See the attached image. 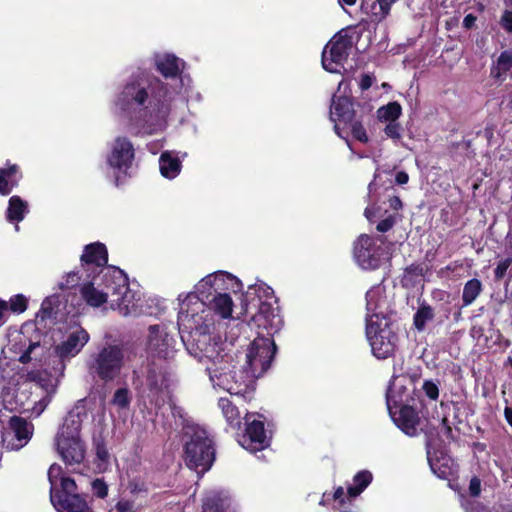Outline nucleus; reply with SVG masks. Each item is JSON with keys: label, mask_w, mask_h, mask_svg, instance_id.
Returning <instances> with one entry per match:
<instances>
[{"label": "nucleus", "mask_w": 512, "mask_h": 512, "mask_svg": "<svg viewBox=\"0 0 512 512\" xmlns=\"http://www.w3.org/2000/svg\"><path fill=\"white\" fill-rule=\"evenodd\" d=\"M355 106L361 107L359 103H355L353 99L347 96L334 95L332 97L330 119L335 123L334 130L338 136L343 137L337 122L348 125L355 119L359 118L360 113L355 109Z\"/></svg>", "instance_id": "b1692460"}, {"label": "nucleus", "mask_w": 512, "mask_h": 512, "mask_svg": "<svg viewBox=\"0 0 512 512\" xmlns=\"http://www.w3.org/2000/svg\"><path fill=\"white\" fill-rule=\"evenodd\" d=\"M387 408L394 423L407 435L414 436L417 434L419 425V416L415 409L408 404V396L399 399L394 394V388L387 391L386 394Z\"/></svg>", "instance_id": "4468645a"}, {"label": "nucleus", "mask_w": 512, "mask_h": 512, "mask_svg": "<svg viewBox=\"0 0 512 512\" xmlns=\"http://www.w3.org/2000/svg\"><path fill=\"white\" fill-rule=\"evenodd\" d=\"M215 357H204L209 363L206 366L210 382L214 389L226 391L230 394L244 395L252 391L249 382L240 373L238 364H233V358L226 352L225 343L217 346Z\"/></svg>", "instance_id": "423d86ee"}, {"label": "nucleus", "mask_w": 512, "mask_h": 512, "mask_svg": "<svg viewBox=\"0 0 512 512\" xmlns=\"http://www.w3.org/2000/svg\"><path fill=\"white\" fill-rule=\"evenodd\" d=\"M385 135L393 140H399L401 138L402 127L396 121L388 122L384 129Z\"/></svg>", "instance_id": "a18cd8bd"}, {"label": "nucleus", "mask_w": 512, "mask_h": 512, "mask_svg": "<svg viewBox=\"0 0 512 512\" xmlns=\"http://www.w3.org/2000/svg\"><path fill=\"white\" fill-rule=\"evenodd\" d=\"M477 17L473 14H467L463 19V27L466 29H472L475 26Z\"/></svg>", "instance_id": "bf43d9fd"}, {"label": "nucleus", "mask_w": 512, "mask_h": 512, "mask_svg": "<svg viewBox=\"0 0 512 512\" xmlns=\"http://www.w3.org/2000/svg\"><path fill=\"white\" fill-rule=\"evenodd\" d=\"M373 80H374V78L370 74H362L360 82H359L360 89L362 91L368 90L372 86Z\"/></svg>", "instance_id": "4d7b16f0"}, {"label": "nucleus", "mask_w": 512, "mask_h": 512, "mask_svg": "<svg viewBox=\"0 0 512 512\" xmlns=\"http://www.w3.org/2000/svg\"><path fill=\"white\" fill-rule=\"evenodd\" d=\"M80 279H81V276H78V273L70 272L67 275L65 283H63V282L60 283V287L62 289L72 288L79 283Z\"/></svg>", "instance_id": "864d4df0"}, {"label": "nucleus", "mask_w": 512, "mask_h": 512, "mask_svg": "<svg viewBox=\"0 0 512 512\" xmlns=\"http://www.w3.org/2000/svg\"><path fill=\"white\" fill-rule=\"evenodd\" d=\"M504 413L507 422L512 426V408L507 407Z\"/></svg>", "instance_id": "338daca9"}, {"label": "nucleus", "mask_w": 512, "mask_h": 512, "mask_svg": "<svg viewBox=\"0 0 512 512\" xmlns=\"http://www.w3.org/2000/svg\"><path fill=\"white\" fill-rule=\"evenodd\" d=\"M227 507V498L216 491L207 494L203 502V512H222Z\"/></svg>", "instance_id": "72a5a7b5"}, {"label": "nucleus", "mask_w": 512, "mask_h": 512, "mask_svg": "<svg viewBox=\"0 0 512 512\" xmlns=\"http://www.w3.org/2000/svg\"><path fill=\"white\" fill-rule=\"evenodd\" d=\"M177 324L181 339L188 353L203 362L204 357H215L217 346L223 344L215 337L217 315L212 306L198 299L195 294L181 293L178 295Z\"/></svg>", "instance_id": "f257e3e1"}, {"label": "nucleus", "mask_w": 512, "mask_h": 512, "mask_svg": "<svg viewBox=\"0 0 512 512\" xmlns=\"http://www.w3.org/2000/svg\"><path fill=\"white\" fill-rule=\"evenodd\" d=\"M157 70L165 78H175L180 73L179 59L174 55H166L157 62Z\"/></svg>", "instance_id": "473e14b6"}, {"label": "nucleus", "mask_w": 512, "mask_h": 512, "mask_svg": "<svg viewBox=\"0 0 512 512\" xmlns=\"http://www.w3.org/2000/svg\"><path fill=\"white\" fill-rule=\"evenodd\" d=\"M140 302V292L130 287L128 277L124 273V284L112 295L110 309L118 311L122 316H136L141 313Z\"/></svg>", "instance_id": "aec40b11"}, {"label": "nucleus", "mask_w": 512, "mask_h": 512, "mask_svg": "<svg viewBox=\"0 0 512 512\" xmlns=\"http://www.w3.org/2000/svg\"><path fill=\"white\" fill-rule=\"evenodd\" d=\"M114 510L115 512H137L134 507V503L126 499L119 500L116 503Z\"/></svg>", "instance_id": "3c124183"}, {"label": "nucleus", "mask_w": 512, "mask_h": 512, "mask_svg": "<svg viewBox=\"0 0 512 512\" xmlns=\"http://www.w3.org/2000/svg\"><path fill=\"white\" fill-rule=\"evenodd\" d=\"M423 390L431 400H436L439 396L438 386L433 381H425L423 383Z\"/></svg>", "instance_id": "8fccbe9b"}, {"label": "nucleus", "mask_w": 512, "mask_h": 512, "mask_svg": "<svg viewBox=\"0 0 512 512\" xmlns=\"http://www.w3.org/2000/svg\"><path fill=\"white\" fill-rule=\"evenodd\" d=\"M8 303L7 301L0 299V324L5 321L7 312H8Z\"/></svg>", "instance_id": "680f3d73"}, {"label": "nucleus", "mask_w": 512, "mask_h": 512, "mask_svg": "<svg viewBox=\"0 0 512 512\" xmlns=\"http://www.w3.org/2000/svg\"><path fill=\"white\" fill-rule=\"evenodd\" d=\"M333 498L335 501H339L340 504H343L344 503V489L343 487H338L334 494H333Z\"/></svg>", "instance_id": "0e129e2a"}, {"label": "nucleus", "mask_w": 512, "mask_h": 512, "mask_svg": "<svg viewBox=\"0 0 512 512\" xmlns=\"http://www.w3.org/2000/svg\"><path fill=\"white\" fill-rule=\"evenodd\" d=\"M388 205L393 213H388L387 209L381 207L370 206L365 209V216L371 223L378 224H396L400 220L398 211L402 208V201L398 196H392L388 199Z\"/></svg>", "instance_id": "a878e982"}, {"label": "nucleus", "mask_w": 512, "mask_h": 512, "mask_svg": "<svg viewBox=\"0 0 512 512\" xmlns=\"http://www.w3.org/2000/svg\"><path fill=\"white\" fill-rule=\"evenodd\" d=\"M366 325L374 322L392 321L391 298L382 284L371 287L365 295Z\"/></svg>", "instance_id": "dca6fc26"}, {"label": "nucleus", "mask_w": 512, "mask_h": 512, "mask_svg": "<svg viewBox=\"0 0 512 512\" xmlns=\"http://www.w3.org/2000/svg\"><path fill=\"white\" fill-rule=\"evenodd\" d=\"M159 167L161 175L167 179H174L181 172L182 164L178 156L165 151L160 155Z\"/></svg>", "instance_id": "c85d7f7f"}, {"label": "nucleus", "mask_w": 512, "mask_h": 512, "mask_svg": "<svg viewBox=\"0 0 512 512\" xmlns=\"http://www.w3.org/2000/svg\"><path fill=\"white\" fill-rule=\"evenodd\" d=\"M124 284V272L117 267L102 268L97 274L86 277L80 284V295L90 307L110 308L115 291Z\"/></svg>", "instance_id": "6e6552de"}, {"label": "nucleus", "mask_w": 512, "mask_h": 512, "mask_svg": "<svg viewBox=\"0 0 512 512\" xmlns=\"http://www.w3.org/2000/svg\"><path fill=\"white\" fill-rule=\"evenodd\" d=\"M171 410L174 417H179L184 421V410L182 407L172 404Z\"/></svg>", "instance_id": "e2e57ef3"}, {"label": "nucleus", "mask_w": 512, "mask_h": 512, "mask_svg": "<svg viewBox=\"0 0 512 512\" xmlns=\"http://www.w3.org/2000/svg\"><path fill=\"white\" fill-rule=\"evenodd\" d=\"M123 365V349L117 345H108L97 354L91 368L102 380L111 381L120 375Z\"/></svg>", "instance_id": "f3484780"}, {"label": "nucleus", "mask_w": 512, "mask_h": 512, "mask_svg": "<svg viewBox=\"0 0 512 512\" xmlns=\"http://www.w3.org/2000/svg\"><path fill=\"white\" fill-rule=\"evenodd\" d=\"M108 254L105 245L92 243L85 247L81 256V266L86 277L97 274L102 268L108 267Z\"/></svg>", "instance_id": "393cba45"}, {"label": "nucleus", "mask_w": 512, "mask_h": 512, "mask_svg": "<svg viewBox=\"0 0 512 512\" xmlns=\"http://www.w3.org/2000/svg\"><path fill=\"white\" fill-rule=\"evenodd\" d=\"M89 339L88 332L82 327L72 328L67 332L63 340L55 345L54 353L64 365L66 361L71 360L81 352Z\"/></svg>", "instance_id": "4be33fe9"}, {"label": "nucleus", "mask_w": 512, "mask_h": 512, "mask_svg": "<svg viewBox=\"0 0 512 512\" xmlns=\"http://www.w3.org/2000/svg\"><path fill=\"white\" fill-rule=\"evenodd\" d=\"M58 382V379L45 380L40 378L35 384L37 388H41L45 392V395L33 407V413L36 416H39L50 403L53 394L56 392Z\"/></svg>", "instance_id": "c756f323"}, {"label": "nucleus", "mask_w": 512, "mask_h": 512, "mask_svg": "<svg viewBox=\"0 0 512 512\" xmlns=\"http://www.w3.org/2000/svg\"><path fill=\"white\" fill-rule=\"evenodd\" d=\"M392 226H377L379 234L361 235L354 244L353 255L357 265L363 270H376L388 262L398 249L399 240L392 239Z\"/></svg>", "instance_id": "39448f33"}, {"label": "nucleus", "mask_w": 512, "mask_h": 512, "mask_svg": "<svg viewBox=\"0 0 512 512\" xmlns=\"http://www.w3.org/2000/svg\"><path fill=\"white\" fill-rule=\"evenodd\" d=\"M38 337V334L35 338H29L24 333H18L10 344V350L15 354L14 358L23 364L40 361L46 347L40 343Z\"/></svg>", "instance_id": "412c9836"}, {"label": "nucleus", "mask_w": 512, "mask_h": 512, "mask_svg": "<svg viewBox=\"0 0 512 512\" xmlns=\"http://www.w3.org/2000/svg\"><path fill=\"white\" fill-rule=\"evenodd\" d=\"M434 317L433 309L428 305H421L414 315V325L417 330L422 331L427 322Z\"/></svg>", "instance_id": "a19ab883"}, {"label": "nucleus", "mask_w": 512, "mask_h": 512, "mask_svg": "<svg viewBox=\"0 0 512 512\" xmlns=\"http://www.w3.org/2000/svg\"><path fill=\"white\" fill-rule=\"evenodd\" d=\"M167 85L159 80L145 85L143 81L127 82L115 101L125 113L144 108L146 113L157 119L165 118L170 112Z\"/></svg>", "instance_id": "f03ea898"}, {"label": "nucleus", "mask_w": 512, "mask_h": 512, "mask_svg": "<svg viewBox=\"0 0 512 512\" xmlns=\"http://www.w3.org/2000/svg\"><path fill=\"white\" fill-rule=\"evenodd\" d=\"M373 479L372 473L368 470L358 472L353 477V484L348 487V496L355 498L359 496L371 483Z\"/></svg>", "instance_id": "2f4dec72"}, {"label": "nucleus", "mask_w": 512, "mask_h": 512, "mask_svg": "<svg viewBox=\"0 0 512 512\" xmlns=\"http://www.w3.org/2000/svg\"><path fill=\"white\" fill-rule=\"evenodd\" d=\"M28 204L20 196L14 195L9 199L6 218L10 222L19 223L28 213Z\"/></svg>", "instance_id": "7c9ffc66"}, {"label": "nucleus", "mask_w": 512, "mask_h": 512, "mask_svg": "<svg viewBox=\"0 0 512 512\" xmlns=\"http://www.w3.org/2000/svg\"><path fill=\"white\" fill-rule=\"evenodd\" d=\"M469 492L471 496L477 497L481 492V482L477 477H474L470 481Z\"/></svg>", "instance_id": "6e6d98bb"}, {"label": "nucleus", "mask_w": 512, "mask_h": 512, "mask_svg": "<svg viewBox=\"0 0 512 512\" xmlns=\"http://www.w3.org/2000/svg\"><path fill=\"white\" fill-rule=\"evenodd\" d=\"M175 346L176 339L169 333L165 325H151L148 328L146 354L153 366L147 368L145 381L142 383L154 394H157L165 386L166 378L162 362L174 357Z\"/></svg>", "instance_id": "20e7f679"}, {"label": "nucleus", "mask_w": 512, "mask_h": 512, "mask_svg": "<svg viewBox=\"0 0 512 512\" xmlns=\"http://www.w3.org/2000/svg\"><path fill=\"white\" fill-rule=\"evenodd\" d=\"M276 346L272 338L257 336L248 347L237 354V364L240 373H244V379L254 389L258 378L270 368Z\"/></svg>", "instance_id": "1a4fd4ad"}, {"label": "nucleus", "mask_w": 512, "mask_h": 512, "mask_svg": "<svg viewBox=\"0 0 512 512\" xmlns=\"http://www.w3.org/2000/svg\"><path fill=\"white\" fill-rule=\"evenodd\" d=\"M393 388H394V394L396 395L397 399H399L400 396H402L403 398H406V395H407L408 402L410 401L411 396H410L408 389L404 385L398 383L397 378H395L394 381L390 384L388 391Z\"/></svg>", "instance_id": "de8ad7c7"}, {"label": "nucleus", "mask_w": 512, "mask_h": 512, "mask_svg": "<svg viewBox=\"0 0 512 512\" xmlns=\"http://www.w3.org/2000/svg\"><path fill=\"white\" fill-rule=\"evenodd\" d=\"M61 478H67L62 474V468L58 464H52L48 470V479L51 485L50 494L59 492L61 489Z\"/></svg>", "instance_id": "79ce46f5"}, {"label": "nucleus", "mask_w": 512, "mask_h": 512, "mask_svg": "<svg viewBox=\"0 0 512 512\" xmlns=\"http://www.w3.org/2000/svg\"><path fill=\"white\" fill-rule=\"evenodd\" d=\"M364 122V114L363 112L360 113L359 118L355 119L351 123H349L347 126L351 129V134L354 139L357 141L366 144L369 141V137L367 134V131L363 125Z\"/></svg>", "instance_id": "58836bf2"}, {"label": "nucleus", "mask_w": 512, "mask_h": 512, "mask_svg": "<svg viewBox=\"0 0 512 512\" xmlns=\"http://www.w3.org/2000/svg\"><path fill=\"white\" fill-rule=\"evenodd\" d=\"M59 303L60 301L57 295L46 297L41 304L37 318H41V320L51 318L54 315L55 309L58 307Z\"/></svg>", "instance_id": "ea45409f"}, {"label": "nucleus", "mask_w": 512, "mask_h": 512, "mask_svg": "<svg viewBox=\"0 0 512 512\" xmlns=\"http://www.w3.org/2000/svg\"><path fill=\"white\" fill-rule=\"evenodd\" d=\"M86 416L84 406H75L68 412L56 435V449L66 465L80 464L85 458L86 449L80 432Z\"/></svg>", "instance_id": "0eeeda50"}, {"label": "nucleus", "mask_w": 512, "mask_h": 512, "mask_svg": "<svg viewBox=\"0 0 512 512\" xmlns=\"http://www.w3.org/2000/svg\"><path fill=\"white\" fill-rule=\"evenodd\" d=\"M242 287V282L236 276L220 270L203 277L194 285L193 291L187 294H195L198 299L207 300L219 318L228 319L233 311L229 292L236 293Z\"/></svg>", "instance_id": "7ed1b4c3"}, {"label": "nucleus", "mask_w": 512, "mask_h": 512, "mask_svg": "<svg viewBox=\"0 0 512 512\" xmlns=\"http://www.w3.org/2000/svg\"><path fill=\"white\" fill-rule=\"evenodd\" d=\"M501 27L508 33H512V11L505 10L500 19Z\"/></svg>", "instance_id": "603ef678"}, {"label": "nucleus", "mask_w": 512, "mask_h": 512, "mask_svg": "<svg viewBox=\"0 0 512 512\" xmlns=\"http://www.w3.org/2000/svg\"><path fill=\"white\" fill-rule=\"evenodd\" d=\"M427 454L430 468L437 477L447 480L454 477L457 472V464L453 459L446 455L433 458L429 450Z\"/></svg>", "instance_id": "cd10ccee"}, {"label": "nucleus", "mask_w": 512, "mask_h": 512, "mask_svg": "<svg viewBox=\"0 0 512 512\" xmlns=\"http://www.w3.org/2000/svg\"><path fill=\"white\" fill-rule=\"evenodd\" d=\"M366 337L373 355L378 359H386L394 354L398 336L393 321L372 322L366 325Z\"/></svg>", "instance_id": "f8f14e48"}, {"label": "nucleus", "mask_w": 512, "mask_h": 512, "mask_svg": "<svg viewBox=\"0 0 512 512\" xmlns=\"http://www.w3.org/2000/svg\"><path fill=\"white\" fill-rule=\"evenodd\" d=\"M409 181V175L405 171H398L395 176V182L398 185H404Z\"/></svg>", "instance_id": "052dcab7"}, {"label": "nucleus", "mask_w": 512, "mask_h": 512, "mask_svg": "<svg viewBox=\"0 0 512 512\" xmlns=\"http://www.w3.org/2000/svg\"><path fill=\"white\" fill-rule=\"evenodd\" d=\"M134 159L135 149L129 138L125 136L116 137L107 156V164L119 172L126 173L132 167Z\"/></svg>", "instance_id": "5701e85b"}, {"label": "nucleus", "mask_w": 512, "mask_h": 512, "mask_svg": "<svg viewBox=\"0 0 512 512\" xmlns=\"http://www.w3.org/2000/svg\"><path fill=\"white\" fill-rule=\"evenodd\" d=\"M397 0H377L380 10L382 14L387 15L390 12L391 6L396 2Z\"/></svg>", "instance_id": "13d9d810"}, {"label": "nucleus", "mask_w": 512, "mask_h": 512, "mask_svg": "<svg viewBox=\"0 0 512 512\" xmlns=\"http://www.w3.org/2000/svg\"><path fill=\"white\" fill-rule=\"evenodd\" d=\"M466 512H488L484 507L479 504H472L470 507H465Z\"/></svg>", "instance_id": "69168bd1"}, {"label": "nucleus", "mask_w": 512, "mask_h": 512, "mask_svg": "<svg viewBox=\"0 0 512 512\" xmlns=\"http://www.w3.org/2000/svg\"><path fill=\"white\" fill-rule=\"evenodd\" d=\"M50 500L57 512H92L85 498L77 493L72 478H61V489L51 493Z\"/></svg>", "instance_id": "2eb2a0df"}, {"label": "nucleus", "mask_w": 512, "mask_h": 512, "mask_svg": "<svg viewBox=\"0 0 512 512\" xmlns=\"http://www.w3.org/2000/svg\"><path fill=\"white\" fill-rule=\"evenodd\" d=\"M219 407L222 410V413L226 419V421L232 427H239L240 425V412L235 405L227 398H220Z\"/></svg>", "instance_id": "f704fd0d"}, {"label": "nucleus", "mask_w": 512, "mask_h": 512, "mask_svg": "<svg viewBox=\"0 0 512 512\" xmlns=\"http://www.w3.org/2000/svg\"><path fill=\"white\" fill-rule=\"evenodd\" d=\"M34 427L26 419L13 416L10 418L7 428L2 433V444L7 450L17 451L28 444Z\"/></svg>", "instance_id": "6ab92c4d"}, {"label": "nucleus", "mask_w": 512, "mask_h": 512, "mask_svg": "<svg viewBox=\"0 0 512 512\" xmlns=\"http://www.w3.org/2000/svg\"><path fill=\"white\" fill-rule=\"evenodd\" d=\"M131 402L130 392L127 388H119L115 391L111 404L117 409H127Z\"/></svg>", "instance_id": "37998d69"}, {"label": "nucleus", "mask_w": 512, "mask_h": 512, "mask_svg": "<svg viewBox=\"0 0 512 512\" xmlns=\"http://www.w3.org/2000/svg\"><path fill=\"white\" fill-rule=\"evenodd\" d=\"M96 456L103 463H106L108 461V459H109V452H108L106 446L103 443H97V445H96Z\"/></svg>", "instance_id": "5fc2aeb1"}, {"label": "nucleus", "mask_w": 512, "mask_h": 512, "mask_svg": "<svg viewBox=\"0 0 512 512\" xmlns=\"http://www.w3.org/2000/svg\"><path fill=\"white\" fill-rule=\"evenodd\" d=\"M401 113L402 107L396 101L389 102L387 105L380 107L377 111L379 120L387 122L396 121Z\"/></svg>", "instance_id": "c9c22d12"}, {"label": "nucleus", "mask_w": 512, "mask_h": 512, "mask_svg": "<svg viewBox=\"0 0 512 512\" xmlns=\"http://www.w3.org/2000/svg\"><path fill=\"white\" fill-rule=\"evenodd\" d=\"M482 290L481 282L478 279L469 280L463 289L462 300L465 306L473 303Z\"/></svg>", "instance_id": "4c0bfd02"}, {"label": "nucleus", "mask_w": 512, "mask_h": 512, "mask_svg": "<svg viewBox=\"0 0 512 512\" xmlns=\"http://www.w3.org/2000/svg\"><path fill=\"white\" fill-rule=\"evenodd\" d=\"M245 432L239 437V444L251 453L262 451L270 444V436L265 430L262 420L256 418L255 414L245 415Z\"/></svg>", "instance_id": "a211bd4d"}, {"label": "nucleus", "mask_w": 512, "mask_h": 512, "mask_svg": "<svg viewBox=\"0 0 512 512\" xmlns=\"http://www.w3.org/2000/svg\"><path fill=\"white\" fill-rule=\"evenodd\" d=\"M185 437L186 465L197 474H204L211 468L215 458L212 440L203 428L195 425H187Z\"/></svg>", "instance_id": "9b49d317"}, {"label": "nucleus", "mask_w": 512, "mask_h": 512, "mask_svg": "<svg viewBox=\"0 0 512 512\" xmlns=\"http://www.w3.org/2000/svg\"><path fill=\"white\" fill-rule=\"evenodd\" d=\"M357 0H338V3L344 7V6H353L356 4Z\"/></svg>", "instance_id": "774afa93"}, {"label": "nucleus", "mask_w": 512, "mask_h": 512, "mask_svg": "<svg viewBox=\"0 0 512 512\" xmlns=\"http://www.w3.org/2000/svg\"><path fill=\"white\" fill-rule=\"evenodd\" d=\"M7 303L9 311L15 314H21L27 309L28 299L23 294H16L12 296Z\"/></svg>", "instance_id": "c03bdc74"}, {"label": "nucleus", "mask_w": 512, "mask_h": 512, "mask_svg": "<svg viewBox=\"0 0 512 512\" xmlns=\"http://www.w3.org/2000/svg\"><path fill=\"white\" fill-rule=\"evenodd\" d=\"M511 67L512 55L509 52L504 51L498 57L496 66L491 68V75L494 78L500 79L510 70Z\"/></svg>", "instance_id": "e433bc0d"}, {"label": "nucleus", "mask_w": 512, "mask_h": 512, "mask_svg": "<svg viewBox=\"0 0 512 512\" xmlns=\"http://www.w3.org/2000/svg\"><path fill=\"white\" fill-rule=\"evenodd\" d=\"M348 29L336 33L323 49L322 66L330 73H338L350 55L354 41Z\"/></svg>", "instance_id": "ddd939ff"}, {"label": "nucleus", "mask_w": 512, "mask_h": 512, "mask_svg": "<svg viewBox=\"0 0 512 512\" xmlns=\"http://www.w3.org/2000/svg\"><path fill=\"white\" fill-rule=\"evenodd\" d=\"M92 491L94 495L99 498H105L108 494V486L101 479H96L92 482Z\"/></svg>", "instance_id": "49530a36"}, {"label": "nucleus", "mask_w": 512, "mask_h": 512, "mask_svg": "<svg viewBox=\"0 0 512 512\" xmlns=\"http://www.w3.org/2000/svg\"><path fill=\"white\" fill-rule=\"evenodd\" d=\"M512 260L510 258L501 260L495 268V278L501 280L507 274V270L511 265Z\"/></svg>", "instance_id": "09e8293b"}, {"label": "nucleus", "mask_w": 512, "mask_h": 512, "mask_svg": "<svg viewBox=\"0 0 512 512\" xmlns=\"http://www.w3.org/2000/svg\"><path fill=\"white\" fill-rule=\"evenodd\" d=\"M22 177L19 165L7 161L6 167L0 168V195H9L19 185Z\"/></svg>", "instance_id": "bb28decb"}, {"label": "nucleus", "mask_w": 512, "mask_h": 512, "mask_svg": "<svg viewBox=\"0 0 512 512\" xmlns=\"http://www.w3.org/2000/svg\"><path fill=\"white\" fill-rule=\"evenodd\" d=\"M252 291L257 294L261 302L258 312L252 317L249 325L257 329L258 336L272 338L283 326L279 307L274 299V291L263 282L250 285L247 294H251Z\"/></svg>", "instance_id": "9d476101"}]
</instances>
